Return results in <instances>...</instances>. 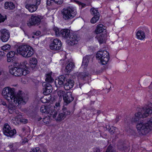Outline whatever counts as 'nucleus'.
Here are the masks:
<instances>
[{"instance_id": "f257e3e1", "label": "nucleus", "mask_w": 152, "mask_h": 152, "mask_svg": "<svg viewBox=\"0 0 152 152\" xmlns=\"http://www.w3.org/2000/svg\"><path fill=\"white\" fill-rule=\"evenodd\" d=\"M2 94L7 100H11V103L9 104L8 107L9 112L11 114L16 112L15 110L18 105L25 104L28 100V98L23 92L19 91L15 95V89L13 88H4L2 90Z\"/></svg>"}, {"instance_id": "f03ea898", "label": "nucleus", "mask_w": 152, "mask_h": 152, "mask_svg": "<svg viewBox=\"0 0 152 152\" xmlns=\"http://www.w3.org/2000/svg\"><path fill=\"white\" fill-rule=\"evenodd\" d=\"M136 127L139 132L143 135L146 134L152 130V119L146 122L143 121H139Z\"/></svg>"}, {"instance_id": "7ed1b4c3", "label": "nucleus", "mask_w": 152, "mask_h": 152, "mask_svg": "<svg viewBox=\"0 0 152 152\" xmlns=\"http://www.w3.org/2000/svg\"><path fill=\"white\" fill-rule=\"evenodd\" d=\"M152 113V104L150 103L148 106L143 108L141 112H138L135 114L134 118L131 120L132 122H136L141 118L147 117Z\"/></svg>"}, {"instance_id": "20e7f679", "label": "nucleus", "mask_w": 152, "mask_h": 152, "mask_svg": "<svg viewBox=\"0 0 152 152\" xmlns=\"http://www.w3.org/2000/svg\"><path fill=\"white\" fill-rule=\"evenodd\" d=\"M17 53L20 55L26 58H29L34 54L33 50L31 47L26 45L19 46L17 49Z\"/></svg>"}, {"instance_id": "39448f33", "label": "nucleus", "mask_w": 152, "mask_h": 152, "mask_svg": "<svg viewBox=\"0 0 152 152\" xmlns=\"http://www.w3.org/2000/svg\"><path fill=\"white\" fill-rule=\"evenodd\" d=\"M52 72L47 74L46 75V82H43L42 83L43 93L44 95H48L51 93L52 91V87L51 85L48 83L53 82L54 80L51 77Z\"/></svg>"}, {"instance_id": "423d86ee", "label": "nucleus", "mask_w": 152, "mask_h": 152, "mask_svg": "<svg viewBox=\"0 0 152 152\" xmlns=\"http://www.w3.org/2000/svg\"><path fill=\"white\" fill-rule=\"evenodd\" d=\"M63 19L68 21L72 19L77 14L76 11L73 8L67 7L64 8L61 11Z\"/></svg>"}, {"instance_id": "0eeeda50", "label": "nucleus", "mask_w": 152, "mask_h": 152, "mask_svg": "<svg viewBox=\"0 0 152 152\" xmlns=\"http://www.w3.org/2000/svg\"><path fill=\"white\" fill-rule=\"evenodd\" d=\"M96 57L100 60L102 64L105 65L109 60V53L106 50L99 51L97 53Z\"/></svg>"}, {"instance_id": "6e6552de", "label": "nucleus", "mask_w": 152, "mask_h": 152, "mask_svg": "<svg viewBox=\"0 0 152 152\" xmlns=\"http://www.w3.org/2000/svg\"><path fill=\"white\" fill-rule=\"evenodd\" d=\"M9 72L11 74L15 76H19L22 75H26L29 73V71L24 69L22 68H11Z\"/></svg>"}, {"instance_id": "1a4fd4ad", "label": "nucleus", "mask_w": 152, "mask_h": 152, "mask_svg": "<svg viewBox=\"0 0 152 152\" xmlns=\"http://www.w3.org/2000/svg\"><path fill=\"white\" fill-rule=\"evenodd\" d=\"M3 131L5 135L11 137L16 133L15 129H13L12 130H11V127L8 124L4 125Z\"/></svg>"}, {"instance_id": "9d476101", "label": "nucleus", "mask_w": 152, "mask_h": 152, "mask_svg": "<svg viewBox=\"0 0 152 152\" xmlns=\"http://www.w3.org/2000/svg\"><path fill=\"white\" fill-rule=\"evenodd\" d=\"M41 19L38 16L32 15L28 21V26L30 27L32 26H38L40 23Z\"/></svg>"}, {"instance_id": "9b49d317", "label": "nucleus", "mask_w": 152, "mask_h": 152, "mask_svg": "<svg viewBox=\"0 0 152 152\" xmlns=\"http://www.w3.org/2000/svg\"><path fill=\"white\" fill-rule=\"evenodd\" d=\"M50 108H48L45 105L42 106L41 107L40 109V112L42 113H46L47 114L50 113V115H52L53 118H56L57 113V111L55 109H53L52 111L50 110Z\"/></svg>"}, {"instance_id": "f8f14e48", "label": "nucleus", "mask_w": 152, "mask_h": 152, "mask_svg": "<svg viewBox=\"0 0 152 152\" xmlns=\"http://www.w3.org/2000/svg\"><path fill=\"white\" fill-rule=\"evenodd\" d=\"M62 112L58 114L56 119L57 121H60L65 118L66 116L70 115L71 112L70 111L67 110L66 107H64L62 109Z\"/></svg>"}, {"instance_id": "ddd939ff", "label": "nucleus", "mask_w": 152, "mask_h": 152, "mask_svg": "<svg viewBox=\"0 0 152 152\" xmlns=\"http://www.w3.org/2000/svg\"><path fill=\"white\" fill-rule=\"evenodd\" d=\"M69 76V75L66 74L60 76L58 78L56 79L55 81V85L57 87H60L62 85H64L66 77Z\"/></svg>"}, {"instance_id": "4468645a", "label": "nucleus", "mask_w": 152, "mask_h": 152, "mask_svg": "<svg viewBox=\"0 0 152 152\" xmlns=\"http://www.w3.org/2000/svg\"><path fill=\"white\" fill-rule=\"evenodd\" d=\"M61 41L58 39H54L51 43L50 47V49L55 50H60L61 47Z\"/></svg>"}, {"instance_id": "2eb2a0df", "label": "nucleus", "mask_w": 152, "mask_h": 152, "mask_svg": "<svg viewBox=\"0 0 152 152\" xmlns=\"http://www.w3.org/2000/svg\"><path fill=\"white\" fill-rule=\"evenodd\" d=\"M79 38L76 34H72L68 37L66 43L69 45H73L76 44Z\"/></svg>"}, {"instance_id": "dca6fc26", "label": "nucleus", "mask_w": 152, "mask_h": 152, "mask_svg": "<svg viewBox=\"0 0 152 152\" xmlns=\"http://www.w3.org/2000/svg\"><path fill=\"white\" fill-rule=\"evenodd\" d=\"M1 39L3 42H7L10 37V34L8 30L5 29L1 30Z\"/></svg>"}, {"instance_id": "f3484780", "label": "nucleus", "mask_w": 152, "mask_h": 152, "mask_svg": "<svg viewBox=\"0 0 152 152\" xmlns=\"http://www.w3.org/2000/svg\"><path fill=\"white\" fill-rule=\"evenodd\" d=\"M73 99L74 98L72 97V93L70 92H66L63 98L64 105H67L72 102Z\"/></svg>"}, {"instance_id": "a211bd4d", "label": "nucleus", "mask_w": 152, "mask_h": 152, "mask_svg": "<svg viewBox=\"0 0 152 152\" xmlns=\"http://www.w3.org/2000/svg\"><path fill=\"white\" fill-rule=\"evenodd\" d=\"M90 12L91 14L94 15V17L91 20V22H95V21H93V20L94 19H95L96 20H98L99 19L100 15L97 8H92L90 10Z\"/></svg>"}, {"instance_id": "6ab92c4d", "label": "nucleus", "mask_w": 152, "mask_h": 152, "mask_svg": "<svg viewBox=\"0 0 152 152\" xmlns=\"http://www.w3.org/2000/svg\"><path fill=\"white\" fill-rule=\"evenodd\" d=\"M68 77H66L64 85V88L66 90H69L72 88L74 85V81L69 79H68Z\"/></svg>"}, {"instance_id": "aec40b11", "label": "nucleus", "mask_w": 152, "mask_h": 152, "mask_svg": "<svg viewBox=\"0 0 152 152\" xmlns=\"http://www.w3.org/2000/svg\"><path fill=\"white\" fill-rule=\"evenodd\" d=\"M66 65L65 72L67 73H69L75 67L74 64L71 60L67 61Z\"/></svg>"}, {"instance_id": "412c9836", "label": "nucleus", "mask_w": 152, "mask_h": 152, "mask_svg": "<svg viewBox=\"0 0 152 152\" xmlns=\"http://www.w3.org/2000/svg\"><path fill=\"white\" fill-rule=\"evenodd\" d=\"M39 5L34 4H27L26 5V8L27 9L29 12H32L36 11L37 9V7Z\"/></svg>"}, {"instance_id": "4be33fe9", "label": "nucleus", "mask_w": 152, "mask_h": 152, "mask_svg": "<svg viewBox=\"0 0 152 152\" xmlns=\"http://www.w3.org/2000/svg\"><path fill=\"white\" fill-rule=\"evenodd\" d=\"M70 34V31L69 29H64L60 31V36L64 38H68Z\"/></svg>"}, {"instance_id": "5701e85b", "label": "nucleus", "mask_w": 152, "mask_h": 152, "mask_svg": "<svg viewBox=\"0 0 152 152\" xmlns=\"http://www.w3.org/2000/svg\"><path fill=\"white\" fill-rule=\"evenodd\" d=\"M118 147L119 150L121 151H124L125 152H128L127 147L126 146L125 143L122 141L118 142Z\"/></svg>"}, {"instance_id": "b1692460", "label": "nucleus", "mask_w": 152, "mask_h": 152, "mask_svg": "<svg viewBox=\"0 0 152 152\" xmlns=\"http://www.w3.org/2000/svg\"><path fill=\"white\" fill-rule=\"evenodd\" d=\"M105 29V27L102 24H99L98 25L96 28L95 33L96 34H98L103 32L104 30Z\"/></svg>"}, {"instance_id": "393cba45", "label": "nucleus", "mask_w": 152, "mask_h": 152, "mask_svg": "<svg viewBox=\"0 0 152 152\" xmlns=\"http://www.w3.org/2000/svg\"><path fill=\"white\" fill-rule=\"evenodd\" d=\"M37 64V61L35 58H31L30 59L29 64L30 68L33 70L36 68Z\"/></svg>"}, {"instance_id": "a878e982", "label": "nucleus", "mask_w": 152, "mask_h": 152, "mask_svg": "<svg viewBox=\"0 0 152 152\" xmlns=\"http://www.w3.org/2000/svg\"><path fill=\"white\" fill-rule=\"evenodd\" d=\"M4 7L6 9L13 10L15 8V5L12 2H6L4 4Z\"/></svg>"}, {"instance_id": "bb28decb", "label": "nucleus", "mask_w": 152, "mask_h": 152, "mask_svg": "<svg viewBox=\"0 0 152 152\" xmlns=\"http://www.w3.org/2000/svg\"><path fill=\"white\" fill-rule=\"evenodd\" d=\"M137 38L141 40L143 39L145 37V34L142 31H139L136 34Z\"/></svg>"}, {"instance_id": "cd10ccee", "label": "nucleus", "mask_w": 152, "mask_h": 152, "mask_svg": "<svg viewBox=\"0 0 152 152\" xmlns=\"http://www.w3.org/2000/svg\"><path fill=\"white\" fill-rule=\"evenodd\" d=\"M90 57L91 56H87L83 58L82 66H84V68L86 67L88 65L89 60H90Z\"/></svg>"}, {"instance_id": "c85d7f7f", "label": "nucleus", "mask_w": 152, "mask_h": 152, "mask_svg": "<svg viewBox=\"0 0 152 152\" xmlns=\"http://www.w3.org/2000/svg\"><path fill=\"white\" fill-rule=\"evenodd\" d=\"M95 38L98 40L100 44L104 43L105 42V38L103 34L97 35Z\"/></svg>"}, {"instance_id": "c756f323", "label": "nucleus", "mask_w": 152, "mask_h": 152, "mask_svg": "<svg viewBox=\"0 0 152 152\" xmlns=\"http://www.w3.org/2000/svg\"><path fill=\"white\" fill-rule=\"evenodd\" d=\"M88 74L83 72L79 73L78 75V77L80 79L84 80L88 75Z\"/></svg>"}, {"instance_id": "7c9ffc66", "label": "nucleus", "mask_w": 152, "mask_h": 152, "mask_svg": "<svg viewBox=\"0 0 152 152\" xmlns=\"http://www.w3.org/2000/svg\"><path fill=\"white\" fill-rule=\"evenodd\" d=\"M10 49V46L9 44H7L3 46L1 48V50L5 52H7Z\"/></svg>"}, {"instance_id": "2f4dec72", "label": "nucleus", "mask_w": 152, "mask_h": 152, "mask_svg": "<svg viewBox=\"0 0 152 152\" xmlns=\"http://www.w3.org/2000/svg\"><path fill=\"white\" fill-rule=\"evenodd\" d=\"M65 93L64 91L62 90H59L58 91V96L61 98V99H62V97H64L65 96Z\"/></svg>"}, {"instance_id": "473e14b6", "label": "nucleus", "mask_w": 152, "mask_h": 152, "mask_svg": "<svg viewBox=\"0 0 152 152\" xmlns=\"http://www.w3.org/2000/svg\"><path fill=\"white\" fill-rule=\"evenodd\" d=\"M42 121L45 123L48 124L50 122V120L49 117H46L43 118Z\"/></svg>"}, {"instance_id": "72a5a7b5", "label": "nucleus", "mask_w": 152, "mask_h": 152, "mask_svg": "<svg viewBox=\"0 0 152 152\" xmlns=\"http://www.w3.org/2000/svg\"><path fill=\"white\" fill-rule=\"evenodd\" d=\"M15 55V52L13 51H11L10 52L7 53V57H9V58H13L14 56Z\"/></svg>"}, {"instance_id": "f704fd0d", "label": "nucleus", "mask_w": 152, "mask_h": 152, "mask_svg": "<svg viewBox=\"0 0 152 152\" xmlns=\"http://www.w3.org/2000/svg\"><path fill=\"white\" fill-rule=\"evenodd\" d=\"M53 30L55 32L56 35V36H60V33L59 30L58 28L57 27H55L53 28Z\"/></svg>"}, {"instance_id": "c9c22d12", "label": "nucleus", "mask_w": 152, "mask_h": 152, "mask_svg": "<svg viewBox=\"0 0 152 152\" xmlns=\"http://www.w3.org/2000/svg\"><path fill=\"white\" fill-rule=\"evenodd\" d=\"M106 152H115L114 149H113L112 146H109L108 147Z\"/></svg>"}, {"instance_id": "e433bc0d", "label": "nucleus", "mask_w": 152, "mask_h": 152, "mask_svg": "<svg viewBox=\"0 0 152 152\" xmlns=\"http://www.w3.org/2000/svg\"><path fill=\"white\" fill-rule=\"evenodd\" d=\"M41 0H30L34 4H35L37 5H39L40 4L41 1Z\"/></svg>"}, {"instance_id": "4c0bfd02", "label": "nucleus", "mask_w": 152, "mask_h": 152, "mask_svg": "<svg viewBox=\"0 0 152 152\" xmlns=\"http://www.w3.org/2000/svg\"><path fill=\"white\" fill-rule=\"evenodd\" d=\"M60 101H59L58 102H56L55 104V106H54V108H56V110H58L60 108Z\"/></svg>"}, {"instance_id": "58836bf2", "label": "nucleus", "mask_w": 152, "mask_h": 152, "mask_svg": "<svg viewBox=\"0 0 152 152\" xmlns=\"http://www.w3.org/2000/svg\"><path fill=\"white\" fill-rule=\"evenodd\" d=\"M30 152H41V151L39 148H32Z\"/></svg>"}, {"instance_id": "ea45409f", "label": "nucleus", "mask_w": 152, "mask_h": 152, "mask_svg": "<svg viewBox=\"0 0 152 152\" xmlns=\"http://www.w3.org/2000/svg\"><path fill=\"white\" fill-rule=\"evenodd\" d=\"M71 1H73V0H71ZM73 1L76 2L77 4H79V5H81L82 7H83L85 6V4L78 1H77L76 0H74Z\"/></svg>"}, {"instance_id": "a19ab883", "label": "nucleus", "mask_w": 152, "mask_h": 152, "mask_svg": "<svg viewBox=\"0 0 152 152\" xmlns=\"http://www.w3.org/2000/svg\"><path fill=\"white\" fill-rule=\"evenodd\" d=\"M63 1V0H54V2L58 4H61Z\"/></svg>"}, {"instance_id": "79ce46f5", "label": "nucleus", "mask_w": 152, "mask_h": 152, "mask_svg": "<svg viewBox=\"0 0 152 152\" xmlns=\"http://www.w3.org/2000/svg\"><path fill=\"white\" fill-rule=\"evenodd\" d=\"M54 1V0H47V4L49 6L52 5Z\"/></svg>"}, {"instance_id": "37998d69", "label": "nucleus", "mask_w": 152, "mask_h": 152, "mask_svg": "<svg viewBox=\"0 0 152 152\" xmlns=\"http://www.w3.org/2000/svg\"><path fill=\"white\" fill-rule=\"evenodd\" d=\"M91 98L92 99L91 100V104H94L95 100L96 99V97L95 96H92L91 97Z\"/></svg>"}, {"instance_id": "c03bdc74", "label": "nucleus", "mask_w": 152, "mask_h": 152, "mask_svg": "<svg viewBox=\"0 0 152 152\" xmlns=\"http://www.w3.org/2000/svg\"><path fill=\"white\" fill-rule=\"evenodd\" d=\"M109 132L111 134H113L115 133V131L113 127L110 128L109 130Z\"/></svg>"}, {"instance_id": "a18cd8bd", "label": "nucleus", "mask_w": 152, "mask_h": 152, "mask_svg": "<svg viewBox=\"0 0 152 152\" xmlns=\"http://www.w3.org/2000/svg\"><path fill=\"white\" fill-rule=\"evenodd\" d=\"M20 66L19 65V64L18 63H15L14 64V67L12 68H20Z\"/></svg>"}, {"instance_id": "49530a36", "label": "nucleus", "mask_w": 152, "mask_h": 152, "mask_svg": "<svg viewBox=\"0 0 152 152\" xmlns=\"http://www.w3.org/2000/svg\"><path fill=\"white\" fill-rule=\"evenodd\" d=\"M5 20V18L3 16L0 14V23L3 22Z\"/></svg>"}, {"instance_id": "de8ad7c7", "label": "nucleus", "mask_w": 152, "mask_h": 152, "mask_svg": "<svg viewBox=\"0 0 152 152\" xmlns=\"http://www.w3.org/2000/svg\"><path fill=\"white\" fill-rule=\"evenodd\" d=\"M20 122L24 124L28 122V120L24 118H22V119H20Z\"/></svg>"}, {"instance_id": "09e8293b", "label": "nucleus", "mask_w": 152, "mask_h": 152, "mask_svg": "<svg viewBox=\"0 0 152 152\" xmlns=\"http://www.w3.org/2000/svg\"><path fill=\"white\" fill-rule=\"evenodd\" d=\"M5 54L6 53L3 50H0V56H4Z\"/></svg>"}, {"instance_id": "8fccbe9b", "label": "nucleus", "mask_w": 152, "mask_h": 152, "mask_svg": "<svg viewBox=\"0 0 152 152\" xmlns=\"http://www.w3.org/2000/svg\"><path fill=\"white\" fill-rule=\"evenodd\" d=\"M79 87L80 88H81L82 87V88H85V87L86 86V85L85 84H80L79 85Z\"/></svg>"}, {"instance_id": "3c124183", "label": "nucleus", "mask_w": 152, "mask_h": 152, "mask_svg": "<svg viewBox=\"0 0 152 152\" xmlns=\"http://www.w3.org/2000/svg\"><path fill=\"white\" fill-rule=\"evenodd\" d=\"M40 34L41 32L39 31H38L35 33L34 34L37 36H38L40 35Z\"/></svg>"}, {"instance_id": "603ef678", "label": "nucleus", "mask_w": 152, "mask_h": 152, "mask_svg": "<svg viewBox=\"0 0 152 152\" xmlns=\"http://www.w3.org/2000/svg\"><path fill=\"white\" fill-rule=\"evenodd\" d=\"M41 101L43 103H46L47 102V101L44 98L41 99Z\"/></svg>"}, {"instance_id": "864d4df0", "label": "nucleus", "mask_w": 152, "mask_h": 152, "mask_svg": "<svg viewBox=\"0 0 152 152\" xmlns=\"http://www.w3.org/2000/svg\"><path fill=\"white\" fill-rule=\"evenodd\" d=\"M100 149L97 148H96L94 151V152H100Z\"/></svg>"}, {"instance_id": "5fc2aeb1", "label": "nucleus", "mask_w": 152, "mask_h": 152, "mask_svg": "<svg viewBox=\"0 0 152 152\" xmlns=\"http://www.w3.org/2000/svg\"><path fill=\"white\" fill-rule=\"evenodd\" d=\"M51 100L52 101H55L56 100V97L55 96L52 97L51 98Z\"/></svg>"}, {"instance_id": "6e6d98bb", "label": "nucleus", "mask_w": 152, "mask_h": 152, "mask_svg": "<svg viewBox=\"0 0 152 152\" xmlns=\"http://www.w3.org/2000/svg\"><path fill=\"white\" fill-rule=\"evenodd\" d=\"M7 58V61L8 62H10L11 61V60L13 59V58H9V57Z\"/></svg>"}, {"instance_id": "4d7b16f0", "label": "nucleus", "mask_w": 152, "mask_h": 152, "mask_svg": "<svg viewBox=\"0 0 152 152\" xmlns=\"http://www.w3.org/2000/svg\"><path fill=\"white\" fill-rule=\"evenodd\" d=\"M103 69H101V70H99L98 71H96L97 73L98 74H99L100 73L102 72L103 71Z\"/></svg>"}, {"instance_id": "13d9d810", "label": "nucleus", "mask_w": 152, "mask_h": 152, "mask_svg": "<svg viewBox=\"0 0 152 152\" xmlns=\"http://www.w3.org/2000/svg\"><path fill=\"white\" fill-rule=\"evenodd\" d=\"M119 120V116H117L116 117V118L115 119V121H116V123H117Z\"/></svg>"}, {"instance_id": "bf43d9fd", "label": "nucleus", "mask_w": 152, "mask_h": 152, "mask_svg": "<svg viewBox=\"0 0 152 152\" xmlns=\"http://www.w3.org/2000/svg\"><path fill=\"white\" fill-rule=\"evenodd\" d=\"M86 95H88V96H89L91 94V91H90L86 94Z\"/></svg>"}, {"instance_id": "052dcab7", "label": "nucleus", "mask_w": 152, "mask_h": 152, "mask_svg": "<svg viewBox=\"0 0 152 152\" xmlns=\"http://www.w3.org/2000/svg\"><path fill=\"white\" fill-rule=\"evenodd\" d=\"M42 119V118L41 117H38L36 119L37 121H39L41 120Z\"/></svg>"}, {"instance_id": "680f3d73", "label": "nucleus", "mask_w": 152, "mask_h": 152, "mask_svg": "<svg viewBox=\"0 0 152 152\" xmlns=\"http://www.w3.org/2000/svg\"><path fill=\"white\" fill-rule=\"evenodd\" d=\"M2 104L4 106H5L6 105V103L5 102H2Z\"/></svg>"}, {"instance_id": "e2e57ef3", "label": "nucleus", "mask_w": 152, "mask_h": 152, "mask_svg": "<svg viewBox=\"0 0 152 152\" xmlns=\"http://www.w3.org/2000/svg\"><path fill=\"white\" fill-rule=\"evenodd\" d=\"M94 111H95L96 112H97V113H98V115H99V114L100 113V111H99H99H97V110H94Z\"/></svg>"}, {"instance_id": "0e129e2a", "label": "nucleus", "mask_w": 152, "mask_h": 152, "mask_svg": "<svg viewBox=\"0 0 152 152\" xmlns=\"http://www.w3.org/2000/svg\"><path fill=\"white\" fill-rule=\"evenodd\" d=\"M98 20H96V19H94L93 20V21H95V22H94V23H93V22H91V23H96V22Z\"/></svg>"}, {"instance_id": "69168bd1", "label": "nucleus", "mask_w": 152, "mask_h": 152, "mask_svg": "<svg viewBox=\"0 0 152 152\" xmlns=\"http://www.w3.org/2000/svg\"><path fill=\"white\" fill-rule=\"evenodd\" d=\"M24 142H27V139H26L24 140Z\"/></svg>"}, {"instance_id": "338daca9", "label": "nucleus", "mask_w": 152, "mask_h": 152, "mask_svg": "<svg viewBox=\"0 0 152 152\" xmlns=\"http://www.w3.org/2000/svg\"><path fill=\"white\" fill-rule=\"evenodd\" d=\"M13 146V145H10V148H12Z\"/></svg>"}, {"instance_id": "774afa93", "label": "nucleus", "mask_w": 152, "mask_h": 152, "mask_svg": "<svg viewBox=\"0 0 152 152\" xmlns=\"http://www.w3.org/2000/svg\"><path fill=\"white\" fill-rule=\"evenodd\" d=\"M22 130H23V131H24L25 130V129L24 128H22Z\"/></svg>"}]
</instances>
